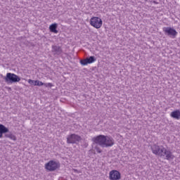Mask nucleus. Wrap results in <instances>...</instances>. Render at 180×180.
<instances>
[{
    "label": "nucleus",
    "instance_id": "obj_2",
    "mask_svg": "<svg viewBox=\"0 0 180 180\" xmlns=\"http://www.w3.org/2000/svg\"><path fill=\"white\" fill-rule=\"evenodd\" d=\"M9 133V129L8 127H5V125L0 124V139H2L4 136L6 139H11V140H13V141H16V136L13 135L12 133L10 134H6Z\"/></svg>",
    "mask_w": 180,
    "mask_h": 180
},
{
    "label": "nucleus",
    "instance_id": "obj_5",
    "mask_svg": "<svg viewBox=\"0 0 180 180\" xmlns=\"http://www.w3.org/2000/svg\"><path fill=\"white\" fill-rule=\"evenodd\" d=\"M103 23V21H102V19L99 17H92L90 19V25L93 26V27H95V29H101Z\"/></svg>",
    "mask_w": 180,
    "mask_h": 180
},
{
    "label": "nucleus",
    "instance_id": "obj_12",
    "mask_svg": "<svg viewBox=\"0 0 180 180\" xmlns=\"http://www.w3.org/2000/svg\"><path fill=\"white\" fill-rule=\"evenodd\" d=\"M52 53L54 54V56H60L61 53H63V49H61V46H57V45H53L52 46Z\"/></svg>",
    "mask_w": 180,
    "mask_h": 180
},
{
    "label": "nucleus",
    "instance_id": "obj_9",
    "mask_svg": "<svg viewBox=\"0 0 180 180\" xmlns=\"http://www.w3.org/2000/svg\"><path fill=\"white\" fill-rule=\"evenodd\" d=\"M122 178V174L117 170H112L109 173V179L120 180Z\"/></svg>",
    "mask_w": 180,
    "mask_h": 180
},
{
    "label": "nucleus",
    "instance_id": "obj_16",
    "mask_svg": "<svg viewBox=\"0 0 180 180\" xmlns=\"http://www.w3.org/2000/svg\"><path fill=\"white\" fill-rule=\"evenodd\" d=\"M94 150H96V153H98V154H101V153H102V149H101V148L98 145L94 147Z\"/></svg>",
    "mask_w": 180,
    "mask_h": 180
},
{
    "label": "nucleus",
    "instance_id": "obj_6",
    "mask_svg": "<svg viewBox=\"0 0 180 180\" xmlns=\"http://www.w3.org/2000/svg\"><path fill=\"white\" fill-rule=\"evenodd\" d=\"M82 140V138L79 135L75 134H72L68 135L67 137V143L68 144H77V143H79Z\"/></svg>",
    "mask_w": 180,
    "mask_h": 180
},
{
    "label": "nucleus",
    "instance_id": "obj_3",
    "mask_svg": "<svg viewBox=\"0 0 180 180\" xmlns=\"http://www.w3.org/2000/svg\"><path fill=\"white\" fill-rule=\"evenodd\" d=\"M4 79L6 84H15L20 81V77L14 73L8 72L4 77Z\"/></svg>",
    "mask_w": 180,
    "mask_h": 180
},
{
    "label": "nucleus",
    "instance_id": "obj_17",
    "mask_svg": "<svg viewBox=\"0 0 180 180\" xmlns=\"http://www.w3.org/2000/svg\"><path fill=\"white\" fill-rule=\"evenodd\" d=\"M44 86L46 88H51L52 86H54V85L52 83H44Z\"/></svg>",
    "mask_w": 180,
    "mask_h": 180
},
{
    "label": "nucleus",
    "instance_id": "obj_13",
    "mask_svg": "<svg viewBox=\"0 0 180 180\" xmlns=\"http://www.w3.org/2000/svg\"><path fill=\"white\" fill-rule=\"evenodd\" d=\"M28 84H30V85H34V86H43L44 84V83L39 80H32L31 79H28Z\"/></svg>",
    "mask_w": 180,
    "mask_h": 180
},
{
    "label": "nucleus",
    "instance_id": "obj_10",
    "mask_svg": "<svg viewBox=\"0 0 180 180\" xmlns=\"http://www.w3.org/2000/svg\"><path fill=\"white\" fill-rule=\"evenodd\" d=\"M164 148V146H158L156 144H154L151 146L152 153L155 154V155H159V157L161 155V153H162V150Z\"/></svg>",
    "mask_w": 180,
    "mask_h": 180
},
{
    "label": "nucleus",
    "instance_id": "obj_11",
    "mask_svg": "<svg viewBox=\"0 0 180 180\" xmlns=\"http://www.w3.org/2000/svg\"><path fill=\"white\" fill-rule=\"evenodd\" d=\"M96 61V58L95 56H89L85 59L80 60V64L82 65H88V64H92Z\"/></svg>",
    "mask_w": 180,
    "mask_h": 180
},
{
    "label": "nucleus",
    "instance_id": "obj_7",
    "mask_svg": "<svg viewBox=\"0 0 180 180\" xmlns=\"http://www.w3.org/2000/svg\"><path fill=\"white\" fill-rule=\"evenodd\" d=\"M163 32L166 36H169V37H171L172 39H175L178 34L176 30L171 27H163Z\"/></svg>",
    "mask_w": 180,
    "mask_h": 180
},
{
    "label": "nucleus",
    "instance_id": "obj_8",
    "mask_svg": "<svg viewBox=\"0 0 180 180\" xmlns=\"http://www.w3.org/2000/svg\"><path fill=\"white\" fill-rule=\"evenodd\" d=\"M160 157H165V160H167L168 161L174 160V158H175V155L172 154V152H171V150H167V148H163V150H162Z\"/></svg>",
    "mask_w": 180,
    "mask_h": 180
},
{
    "label": "nucleus",
    "instance_id": "obj_1",
    "mask_svg": "<svg viewBox=\"0 0 180 180\" xmlns=\"http://www.w3.org/2000/svg\"><path fill=\"white\" fill-rule=\"evenodd\" d=\"M92 141L94 144H98L103 148L112 147L115 146V139L112 136L105 135H98L92 138Z\"/></svg>",
    "mask_w": 180,
    "mask_h": 180
},
{
    "label": "nucleus",
    "instance_id": "obj_15",
    "mask_svg": "<svg viewBox=\"0 0 180 180\" xmlns=\"http://www.w3.org/2000/svg\"><path fill=\"white\" fill-rule=\"evenodd\" d=\"M57 27H58V25L57 23L51 24L49 26V30L51 33H58V30H57Z\"/></svg>",
    "mask_w": 180,
    "mask_h": 180
},
{
    "label": "nucleus",
    "instance_id": "obj_19",
    "mask_svg": "<svg viewBox=\"0 0 180 180\" xmlns=\"http://www.w3.org/2000/svg\"><path fill=\"white\" fill-rule=\"evenodd\" d=\"M75 172H78L77 169H74Z\"/></svg>",
    "mask_w": 180,
    "mask_h": 180
},
{
    "label": "nucleus",
    "instance_id": "obj_14",
    "mask_svg": "<svg viewBox=\"0 0 180 180\" xmlns=\"http://www.w3.org/2000/svg\"><path fill=\"white\" fill-rule=\"evenodd\" d=\"M171 117H173V119H176V120H179L180 119V110H176L174 111H172L170 113Z\"/></svg>",
    "mask_w": 180,
    "mask_h": 180
},
{
    "label": "nucleus",
    "instance_id": "obj_4",
    "mask_svg": "<svg viewBox=\"0 0 180 180\" xmlns=\"http://www.w3.org/2000/svg\"><path fill=\"white\" fill-rule=\"evenodd\" d=\"M60 167V162H56L54 160H50L46 164H45V169H47V171H49V172H53L56 169H58Z\"/></svg>",
    "mask_w": 180,
    "mask_h": 180
},
{
    "label": "nucleus",
    "instance_id": "obj_18",
    "mask_svg": "<svg viewBox=\"0 0 180 180\" xmlns=\"http://www.w3.org/2000/svg\"><path fill=\"white\" fill-rule=\"evenodd\" d=\"M5 89H7L8 91H12V88L9 86H6Z\"/></svg>",
    "mask_w": 180,
    "mask_h": 180
}]
</instances>
